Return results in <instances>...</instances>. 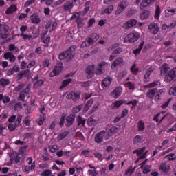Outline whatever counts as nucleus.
<instances>
[{
  "mask_svg": "<svg viewBox=\"0 0 176 176\" xmlns=\"http://www.w3.org/2000/svg\"><path fill=\"white\" fill-rule=\"evenodd\" d=\"M63 8L64 12H71L74 8V3L71 1H66Z\"/></svg>",
  "mask_w": 176,
  "mask_h": 176,
  "instance_id": "6ab92c4d",
  "label": "nucleus"
},
{
  "mask_svg": "<svg viewBox=\"0 0 176 176\" xmlns=\"http://www.w3.org/2000/svg\"><path fill=\"white\" fill-rule=\"evenodd\" d=\"M111 83H112V77L107 76L104 78L101 82L102 89L104 90L108 89L111 86Z\"/></svg>",
  "mask_w": 176,
  "mask_h": 176,
  "instance_id": "9d476101",
  "label": "nucleus"
},
{
  "mask_svg": "<svg viewBox=\"0 0 176 176\" xmlns=\"http://www.w3.org/2000/svg\"><path fill=\"white\" fill-rule=\"evenodd\" d=\"M30 93V87H26L25 89H23L19 96H18V101H25V96Z\"/></svg>",
  "mask_w": 176,
  "mask_h": 176,
  "instance_id": "1a4fd4ad",
  "label": "nucleus"
},
{
  "mask_svg": "<svg viewBox=\"0 0 176 176\" xmlns=\"http://www.w3.org/2000/svg\"><path fill=\"white\" fill-rule=\"evenodd\" d=\"M0 85H1L3 87H5V86H9V85H10V80L9 79L2 78L0 79Z\"/></svg>",
  "mask_w": 176,
  "mask_h": 176,
  "instance_id": "f704fd0d",
  "label": "nucleus"
},
{
  "mask_svg": "<svg viewBox=\"0 0 176 176\" xmlns=\"http://www.w3.org/2000/svg\"><path fill=\"white\" fill-rule=\"evenodd\" d=\"M98 175V173H97V171H96V169L88 170V175L97 176Z\"/></svg>",
  "mask_w": 176,
  "mask_h": 176,
  "instance_id": "680f3d73",
  "label": "nucleus"
},
{
  "mask_svg": "<svg viewBox=\"0 0 176 176\" xmlns=\"http://www.w3.org/2000/svg\"><path fill=\"white\" fill-rule=\"evenodd\" d=\"M142 142V136L137 135L133 138V145H140V144H141Z\"/></svg>",
  "mask_w": 176,
  "mask_h": 176,
  "instance_id": "cd10ccee",
  "label": "nucleus"
},
{
  "mask_svg": "<svg viewBox=\"0 0 176 176\" xmlns=\"http://www.w3.org/2000/svg\"><path fill=\"white\" fill-rule=\"evenodd\" d=\"M123 52V48L122 47H117L113 51V54H120Z\"/></svg>",
  "mask_w": 176,
  "mask_h": 176,
  "instance_id": "6e6d98bb",
  "label": "nucleus"
},
{
  "mask_svg": "<svg viewBox=\"0 0 176 176\" xmlns=\"http://www.w3.org/2000/svg\"><path fill=\"white\" fill-rule=\"evenodd\" d=\"M9 51L10 52H18L19 48L14 45V44H10L9 46Z\"/></svg>",
  "mask_w": 176,
  "mask_h": 176,
  "instance_id": "5fc2aeb1",
  "label": "nucleus"
},
{
  "mask_svg": "<svg viewBox=\"0 0 176 176\" xmlns=\"http://www.w3.org/2000/svg\"><path fill=\"white\" fill-rule=\"evenodd\" d=\"M140 33L138 32H132L128 34L124 39V43H134V42H137L138 39H140Z\"/></svg>",
  "mask_w": 176,
  "mask_h": 176,
  "instance_id": "7ed1b4c3",
  "label": "nucleus"
},
{
  "mask_svg": "<svg viewBox=\"0 0 176 176\" xmlns=\"http://www.w3.org/2000/svg\"><path fill=\"white\" fill-rule=\"evenodd\" d=\"M0 36L2 39H7L9 36V26L0 24Z\"/></svg>",
  "mask_w": 176,
  "mask_h": 176,
  "instance_id": "20e7f679",
  "label": "nucleus"
},
{
  "mask_svg": "<svg viewBox=\"0 0 176 176\" xmlns=\"http://www.w3.org/2000/svg\"><path fill=\"white\" fill-rule=\"evenodd\" d=\"M155 2V0H142L140 3V10H142L144 8H148V6H152V3Z\"/></svg>",
  "mask_w": 176,
  "mask_h": 176,
  "instance_id": "f3484780",
  "label": "nucleus"
},
{
  "mask_svg": "<svg viewBox=\"0 0 176 176\" xmlns=\"http://www.w3.org/2000/svg\"><path fill=\"white\" fill-rule=\"evenodd\" d=\"M66 127H71L75 122V116L74 115H69L66 118Z\"/></svg>",
  "mask_w": 176,
  "mask_h": 176,
  "instance_id": "aec40b11",
  "label": "nucleus"
},
{
  "mask_svg": "<svg viewBox=\"0 0 176 176\" xmlns=\"http://www.w3.org/2000/svg\"><path fill=\"white\" fill-rule=\"evenodd\" d=\"M29 74H30V69L21 71L20 74H17L16 76L17 80H20L23 79V76H25V77L28 76Z\"/></svg>",
  "mask_w": 176,
  "mask_h": 176,
  "instance_id": "b1692460",
  "label": "nucleus"
},
{
  "mask_svg": "<svg viewBox=\"0 0 176 176\" xmlns=\"http://www.w3.org/2000/svg\"><path fill=\"white\" fill-rule=\"evenodd\" d=\"M120 130V126H112L111 129H109L107 132V135L105 136V140H109L111 137H113L117 133H119V131Z\"/></svg>",
  "mask_w": 176,
  "mask_h": 176,
  "instance_id": "39448f33",
  "label": "nucleus"
},
{
  "mask_svg": "<svg viewBox=\"0 0 176 176\" xmlns=\"http://www.w3.org/2000/svg\"><path fill=\"white\" fill-rule=\"evenodd\" d=\"M63 71V63H58L54 67L53 71L50 73V78H53L56 75H58Z\"/></svg>",
  "mask_w": 176,
  "mask_h": 176,
  "instance_id": "423d86ee",
  "label": "nucleus"
},
{
  "mask_svg": "<svg viewBox=\"0 0 176 176\" xmlns=\"http://www.w3.org/2000/svg\"><path fill=\"white\" fill-rule=\"evenodd\" d=\"M17 117L16 116V115H13L12 116H10L9 118H8V122L9 123H13V122H15L16 121V118Z\"/></svg>",
  "mask_w": 176,
  "mask_h": 176,
  "instance_id": "338daca9",
  "label": "nucleus"
},
{
  "mask_svg": "<svg viewBox=\"0 0 176 176\" xmlns=\"http://www.w3.org/2000/svg\"><path fill=\"white\" fill-rule=\"evenodd\" d=\"M76 23L78 28H82L85 25V23H83L82 18L79 16H78L77 19L76 20Z\"/></svg>",
  "mask_w": 176,
  "mask_h": 176,
  "instance_id": "58836bf2",
  "label": "nucleus"
},
{
  "mask_svg": "<svg viewBox=\"0 0 176 176\" xmlns=\"http://www.w3.org/2000/svg\"><path fill=\"white\" fill-rule=\"evenodd\" d=\"M138 131H144L145 130V123L142 120L138 122L137 124Z\"/></svg>",
  "mask_w": 176,
  "mask_h": 176,
  "instance_id": "bb28decb",
  "label": "nucleus"
},
{
  "mask_svg": "<svg viewBox=\"0 0 176 176\" xmlns=\"http://www.w3.org/2000/svg\"><path fill=\"white\" fill-rule=\"evenodd\" d=\"M96 23V19L92 18L90 19L88 21V27L90 28L91 27H93V24Z\"/></svg>",
  "mask_w": 176,
  "mask_h": 176,
  "instance_id": "69168bd1",
  "label": "nucleus"
},
{
  "mask_svg": "<svg viewBox=\"0 0 176 176\" xmlns=\"http://www.w3.org/2000/svg\"><path fill=\"white\" fill-rule=\"evenodd\" d=\"M139 69L138 68H135V65H133L131 67V72L133 73V75H137L138 74Z\"/></svg>",
  "mask_w": 176,
  "mask_h": 176,
  "instance_id": "13d9d810",
  "label": "nucleus"
},
{
  "mask_svg": "<svg viewBox=\"0 0 176 176\" xmlns=\"http://www.w3.org/2000/svg\"><path fill=\"white\" fill-rule=\"evenodd\" d=\"M174 156H175V153H170L168 154L166 157L168 160L173 162L174 160H176V157H174Z\"/></svg>",
  "mask_w": 176,
  "mask_h": 176,
  "instance_id": "603ef678",
  "label": "nucleus"
},
{
  "mask_svg": "<svg viewBox=\"0 0 176 176\" xmlns=\"http://www.w3.org/2000/svg\"><path fill=\"white\" fill-rule=\"evenodd\" d=\"M146 147H142L141 148H138L133 151V155L136 154V156H141L145 152Z\"/></svg>",
  "mask_w": 176,
  "mask_h": 176,
  "instance_id": "c85d7f7f",
  "label": "nucleus"
},
{
  "mask_svg": "<svg viewBox=\"0 0 176 176\" xmlns=\"http://www.w3.org/2000/svg\"><path fill=\"white\" fill-rule=\"evenodd\" d=\"M43 82H44L43 80L42 79L38 80L37 81L35 82L34 86H36V87H40V86L43 85Z\"/></svg>",
  "mask_w": 176,
  "mask_h": 176,
  "instance_id": "e2e57ef3",
  "label": "nucleus"
},
{
  "mask_svg": "<svg viewBox=\"0 0 176 176\" xmlns=\"http://www.w3.org/2000/svg\"><path fill=\"white\" fill-rule=\"evenodd\" d=\"M43 65L45 68L49 67V65H50V61L49 60V59H45V60H43Z\"/></svg>",
  "mask_w": 176,
  "mask_h": 176,
  "instance_id": "0e129e2a",
  "label": "nucleus"
},
{
  "mask_svg": "<svg viewBox=\"0 0 176 176\" xmlns=\"http://www.w3.org/2000/svg\"><path fill=\"white\" fill-rule=\"evenodd\" d=\"M137 23H138V20L131 19L124 24V28L125 30H129L131 28V27H134V25H136Z\"/></svg>",
  "mask_w": 176,
  "mask_h": 176,
  "instance_id": "dca6fc26",
  "label": "nucleus"
},
{
  "mask_svg": "<svg viewBox=\"0 0 176 176\" xmlns=\"http://www.w3.org/2000/svg\"><path fill=\"white\" fill-rule=\"evenodd\" d=\"M153 72V67L151 66L146 69V74H144V82H149L151 80V74Z\"/></svg>",
  "mask_w": 176,
  "mask_h": 176,
  "instance_id": "a211bd4d",
  "label": "nucleus"
},
{
  "mask_svg": "<svg viewBox=\"0 0 176 176\" xmlns=\"http://www.w3.org/2000/svg\"><path fill=\"white\" fill-rule=\"evenodd\" d=\"M105 134L106 132L104 130L98 133L95 136V142H96V144H101L104 141Z\"/></svg>",
  "mask_w": 176,
  "mask_h": 176,
  "instance_id": "6e6552de",
  "label": "nucleus"
},
{
  "mask_svg": "<svg viewBox=\"0 0 176 176\" xmlns=\"http://www.w3.org/2000/svg\"><path fill=\"white\" fill-rule=\"evenodd\" d=\"M123 91V88L122 86L117 87L111 93V97L113 98H119L122 96V92Z\"/></svg>",
  "mask_w": 176,
  "mask_h": 176,
  "instance_id": "9b49d317",
  "label": "nucleus"
},
{
  "mask_svg": "<svg viewBox=\"0 0 176 176\" xmlns=\"http://www.w3.org/2000/svg\"><path fill=\"white\" fill-rule=\"evenodd\" d=\"M160 69H161V74L164 75V74H166V72H167L168 70L170 69V67L168 66V64L164 63L161 66Z\"/></svg>",
  "mask_w": 176,
  "mask_h": 176,
  "instance_id": "c756f323",
  "label": "nucleus"
},
{
  "mask_svg": "<svg viewBox=\"0 0 176 176\" xmlns=\"http://www.w3.org/2000/svg\"><path fill=\"white\" fill-rule=\"evenodd\" d=\"M20 36H22L24 41H31V39H32V35L31 34H25L24 33H21Z\"/></svg>",
  "mask_w": 176,
  "mask_h": 176,
  "instance_id": "49530a36",
  "label": "nucleus"
},
{
  "mask_svg": "<svg viewBox=\"0 0 176 176\" xmlns=\"http://www.w3.org/2000/svg\"><path fill=\"white\" fill-rule=\"evenodd\" d=\"M165 91H166L165 89H161L159 91H157V89L156 94H155V100H160V96H162V94L164 93Z\"/></svg>",
  "mask_w": 176,
  "mask_h": 176,
  "instance_id": "c03bdc74",
  "label": "nucleus"
},
{
  "mask_svg": "<svg viewBox=\"0 0 176 176\" xmlns=\"http://www.w3.org/2000/svg\"><path fill=\"white\" fill-rule=\"evenodd\" d=\"M176 78V68L170 70L165 75V80L166 82H171V80H174V78Z\"/></svg>",
  "mask_w": 176,
  "mask_h": 176,
  "instance_id": "0eeeda50",
  "label": "nucleus"
},
{
  "mask_svg": "<svg viewBox=\"0 0 176 176\" xmlns=\"http://www.w3.org/2000/svg\"><path fill=\"white\" fill-rule=\"evenodd\" d=\"M113 10V6H109L102 12V14H111Z\"/></svg>",
  "mask_w": 176,
  "mask_h": 176,
  "instance_id": "c9c22d12",
  "label": "nucleus"
},
{
  "mask_svg": "<svg viewBox=\"0 0 176 176\" xmlns=\"http://www.w3.org/2000/svg\"><path fill=\"white\" fill-rule=\"evenodd\" d=\"M53 23V21L50 20L48 21V22L46 23L45 25V29L47 30L46 32L45 33H43V35H46V34H47V32H49L48 30L49 28H50L52 27V24Z\"/></svg>",
  "mask_w": 176,
  "mask_h": 176,
  "instance_id": "8fccbe9b",
  "label": "nucleus"
},
{
  "mask_svg": "<svg viewBox=\"0 0 176 176\" xmlns=\"http://www.w3.org/2000/svg\"><path fill=\"white\" fill-rule=\"evenodd\" d=\"M77 123L78 126H82L84 127L85 124H86V120L83 119L81 116H78L77 118Z\"/></svg>",
  "mask_w": 176,
  "mask_h": 176,
  "instance_id": "e433bc0d",
  "label": "nucleus"
},
{
  "mask_svg": "<svg viewBox=\"0 0 176 176\" xmlns=\"http://www.w3.org/2000/svg\"><path fill=\"white\" fill-rule=\"evenodd\" d=\"M71 82H72V78L65 79L62 82V85L60 86V89H64V87H67V86H68Z\"/></svg>",
  "mask_w": 176,
  "mask_h": 176,
  "instance_id": "4c0bfd02",
  "label": "nucleus"
},
{
  "mask_svg": "<svg viewBox=\"0 0 176 176\" xmlns=\"http://www.w3.org/2000/svg\"><path fill=\"white\" fill-rule=\"evenodd\" d=\"M30 20L32 24H39L41 23V18L38 15V13H34L30 16Z\"/></svg>",
  "mask_w": 176,
  "mask_h": 176,
  "instance_id": "4be33fe9",
  "label": "nucleus"
},
{
  "mask_svg": "<svg viewBox=\"0 0 176 176\" xmlns=\"http://www.w3.org/2000/svg\"><path fill=\"white\" fill-rule=\"evenodd\" d=\"M132 107H131V109H134V108L136 107L137 105H138V103L137 102V100H131L126 103H125V105H131Z\"/></svg>",
  "mask_w": 176,
  "mask_h": 176,
  "instance_id": "37998d69",
  "label": "nucleus"
},
{
  "mask_svg": "<svg viewBox=\"0 0 176 176\" xmlns=\"http://www.w3.org/2000/svg\"><path fill=\"white\" fill-rule=\"evenodd\" d=\"M157 91V88L151 89L147 91L146 96L148 98H151L152 100L155 97V95L156 94Z\"/></svg>",
  "mask_w": 176,
  "mask_h": 176,
  "instance_id": "393cba45",
  "label": "nucleus"
},
{
  "mask_svg": "<svg viewBox=\"0 0 176 176\" xmlns=\"http://www.w3.org/2000/svg\"><path fill=\"white\" fill-rule=\"evenodd\" d=\"M41 118H43L42 119H40L38 122L39 126H42L43 124V122H45V119H46V114L43 113L40 116Z\"/></svg>",
  "mask_w": 176,
  "mask_h": 176,
  "instance_id": "4d7b16f0",
  "label": "nucleus"
},
{
  "mask_svg": "<svg viewBox=\"0 0 176 176\" xmlns=\"http://www.w3.org/2000/svg\"><path fill=\"white\" fill-rule=\"evenodd\" d=\"M35 167H36V166L35 165V161L32 164V165H28L25 166V171H26L27 173H30V171H34V170H35Z\"/></svg>",
  "mask_w": 176,
  "mask_h": 176,
  "instance_id": "473e14b6",
  "label": "nucleus"
},
{
  "mask_svg": "<svg viewBox=\"0 0 176 176\" xmlns=\"http://www.w3.org/2000/svg\"><path fill=\"white\" fill-rule=\"evenodd\" d=\"M160 170L162 173H164L165 174H167L168 173V169L167 168V166L166 165L165 163H162L160 166Z\"/></svg>",
  "mask_w": 176,
  "mask_h": 176,
  "instance_id": "79ce46f5",
  "label": "nucleus"
},
{
  "mask_svg": "<svg viewBox=\"0 0 176 176\" xmlns=\"http://www.w3.org/2000/svg\"><path fill=\"white\" fill-rule=\"evenodd\" d=\"M25 87V85L23 82H21L17 87L14 88V91L19 93V91H21Z\"/></svg>",
  "mask_w": 176,
  "mask_h": 176,
  "instance_id": "09e8293b",
  "label": "nucleus"
},
{
  "mask_svg": "<svg viewBox=\"0 0 176 176\" xmlns=\"http://www.w3.org/2000/svg\"><path fill=\"white\" fill-rule=\"evenodd\" d=\"M126 8H127V3H126V1H121L117 8V10L116 11V14H120V13H122V12H123V10H124V9H126Z\"/></svg>",
  "mask_w": 176,
  "mask_h": 176,
  "instance_id": "4468645a",
  "label": "nucleus"
},
{
  "mask_svg": "<svg viewBox=\"0 0 176 176\" xmlns=\"http://www.w3.org/2000/svg\"><path fill=\"white\" fill-rule=\"evenodd\" d=\"M94 155L95 157H96V159H98V160L102 162V154H101L100 153H94Z\"/></svg>",
  "mask_w": 176,
  "mask_h": 176,
  "instance_id": "052dcab7",
  "label": "nucleus"
},
{
  "mask_svg": "<svg viewBox=\"0 0 176 176\" xmlns=\"http://www.w3.org/2000/svg\"><path fill=\"white\" fill-rule=\"evenodd\" d=\"M151 14V12L148 10H144L143 12H142L140 15V18L141 20H145L146 19H148L149 17V15Z\"/></svg>",
  "mask_w": 176,
  "mask_h": 176,
  "instance_id": "a878e982",
  "label": "nucleus"
},
{
  "mask_svg": "<svg viewBox=\"0 0 176 176\" xmlns=\"http://www.w3.org/2000/svg\"><path fill=\"white\" fill-rule=\"evenodd\" d=\"M100 39V35H98L97 33H92L89 35L87 38H86L85 41H84L81 45L80 47H87V46H91L92 45H94L96 42H97V40Z\"/></svg>",
  "mask_w": 176,
  "mask_h": 176,
  "instance_id": "f03ea898",
  "label": "nucleus"
},
{
  "mask_svg": "<svg viewBox=\"0 0 176 176\" xmlns=\"http://www.w3.org/2000/svg\"><path fill=\"white\" fill-rule=\"evenodd\" d=\"M96 69L94 65H89L85 69V72L87 74L88 79L94 76V69Z\"/></svg>",
  "mask_w": 176,
  "mask_h": 176,
  "instance_id": "2eb2a0df",
  "label": "nucleus"
},
{
  "mask_svg": "<svg viewBox=\"0 0 176 176\" xmlns=\"http://www.w3.org/2000/svg\"><path fill=\"white\" fill-rule=\"evenodd\" d=\"M52 175V170L46 169L41 173V176H50Z\"/></svg>",
  "mask_w": 176,
  "mask_h": 176,
  "instance_id": "864d4df0",
  "label": "nucleus"
},
{
  "mask_svg": "<svg viewBox=\"0 0 176 176\" xmlns=\"http://www.w3.org/2000/svg\"><path fill=\"white\" fill-rule=\"evenodd\" d=\"M33 133L31 132L25 133L23 135L24 138H32Z\"/></svg>",
  "mask_w": 176,
  "mask_h": 176,
  "instance_id": "774afa93",
  "label": "nucleus"
},
{
  "mask_svg": "<svg viewBox=\"0 0 176 176\" xmlns=\"http://www.w3.org/2000/svg\"><path fill=\"white\" fill-rule=\"evenodd\" d=\"M68 134H69V131H65L59 133L57 137L58 141H61L64 140V138H65L67 135H68Z\"/></svg>",
  "mask_w": 176,
  "mask_h": 176,
  "instance_id": "72a5a7b5",
  "label": "nucleus"
},
{
  "mask_svg": "<svg viewBox=\"0 0 176 176\" xmlns=\"http://www.w3.org/2000/svg\"><path fill=\"white\" fill-rule=\"evenodd\" d=\"M170 96H176V84L173 85L169 89Z\"/></svg>",
  "mask_w": 176,
  "mask_h": 176,
  "instance_id": "de8ad7c7",
  "label": "nucleus"
},
{
  "mask_svg": "<svg viewBox=\"0 0 176 176\" xmlns=\"http://www.w3.org/2000/svg\"><path fill=\"white\" fill-rule=\"evenodd\" d=\"M162 13V10H160V6H157L155 9V19L159 20V17H160V14Z\"/></svg>",
  "mask_w": 176,
  "mask_h": 176,
  "instance_id": "a18cd8bd",
  "label": "nucleus"
},
{
  "mask_svg": "<svg viewBox=\"0 0 176 176\" xmlns=\"http://www.w3.org/2000/svg\"><path fill=\"white\" fill-rule=\"evenodd\" d=\"M8 129L10 133L16 130V126L13 124H10L8 125Z\"/></svg>",
  "mask_w": 176,
  "mask_h": 176,
  "instance_id": "bf43d9fd",
  "label": "nucleus"
},
{
  "mask_svg": "<svg viewBox=\"0 0 176 176\" xmlns=\"http://www.w3.org/2000/svg\"><path fill=\"white\" fill-rule=\"evenodd\" d=\"M125 101L123 100H116V102L113 103V108L118 109V108H120L123 104H124Z\"/></svg>",
  "mask_w": 176,
  "mask_h": 176,
  "instance_id": "7c9ffc66",
  "label": "nucleus"
},
{
  "mask_svg": "<svg viewBox=\"0 0 176 176\" xmlns=\"http://www.w3.org/2000/svg\"><path fill=\"white\" fill-rule=\"evenodd\" d=\"M125 87H127L129 90H135V84L131 81H128L124 84Z\"/></svg>",
  "mask_w": 176,
  "mask_h": 176,
  "instance_id": "2f4dec72",
  "label": "nucleus"
},
{
  "mask_svg": "<svg viewBox=\"0 0 176 176\" xmlns=\"http://www.w3.org/2000/svg\"><path fill=\"white\" fill-rule=\"evenodd\" d=\"M123 63H124L123 58H120V57L118 58V59L115 60L111 64V69H114V68L117 67H120V65H122Z\"/></svg>",
  "mask_w": 176,
  "mask_h": 176,
  "instance_id": "412c9836",
  "label": "nucleus"
},
{
  "mask_svg": "<svg viewBox=\"0 0 176 176\" xmlns=\"http://www.w3.org/2000/svg\"><path fill=\"white\" fill-rule=\"evenodd\" d=\"M14 12H17V5H11L6 11V14H12Z\"/></svg>",
  "mask_w": 176,
  "mask_h": 176,
  "instance_id": "5701e85b",
  "label": "nucleus"
},
{
  "mask_svg": "<svg viewBox=\"0 0 176 176\" xmlns=\"http://www.w3.org/2000/svg\"><path fill=\"white\" fill-rule=\"evenodd\" d=\"M82 108H83V105L82 104L76 106L73 109V113H78V112H80V111H82Z\"/></svg>",
  "mask_w": 176,
  "mask_h": 176,
  "instance_id": "3c124183",
  "label": "nucleus"
},
{
  "mask_svg": "<svg viewBox=\"0 0 176 176\" xmlns=\"http://www.w3.org/2000/svg\"><path fill=\"white\" fill-rule=\"evenodd\" d=\"M66 98H67V100H73V101L76 102L80 98V94L72 92L67 95Z\"/></svg>",
  "mask_w": 176,
  "mask_h": 176,
  "instance_id": "f8f14e48",
  "label": "nucleus"
},
{
  "mask_svg": "<svg viewBox=\"0 0 176 176\" xmlns=\"http://www.w3.org/2000/svg\"><path fill=\"white\" fill-rule=\"evenodd\" d=\"M160 84V81L155 80L146 85V87H147L148 89H152V87H155V86H159Z\"/></svg>",
  "mask_w": 176,
  "mask_h": 176,
  "instance_id": "a19ab883",
  "label": "nucleus"
},
{
  "mask_svg": "<svg viewBox=\"0 0 176 176\" xmlns=\"http://www.w3.org/2000/svg\"><path fill=\"white\" fill-rule=\"evenodd\" d=\"M148 30H151V32L153 35H156V34L160 31V28H159L157 23H151L148 25Z\"/></svg>",
  "mask_w": 176,
  "mask_h": 176,
  "instance_id": "ddd939ff",
  "label": "nucleus"
},
{
  "mask_svg": "<svg viewBox=\"0 0 176 176\" xmlns=\"http://www.w3.org/2000/svg\"><path fill=\"white\" fill-rule=\"evenodd\" d=\"M74 52H75V45H72L65 52H62L59 54V60H66V61H71V60L74 58Z\"/></svg>",
  "mask_w": 176,
  "mask_h": 176,
  "instance_id": "f257e3e1",
  "label": "nucleus"
},
{
  "mask_svg": "<svg viewBox=\"0 0 176 176\" xmlns=\"http://www.w3.org/2000/svg\"><path fill=\"white\" fill-rule=\"evenodd\" d=\"M151 167L150 165H146L144 166H141L140 168L142 170L143 174H148V173H151Z\"/></svg>",
  "mask_w": 176,
  "mask_h": 176,
  "instance_id": "ea45409f",
  "label": "nucleus"
}]
</instances>
